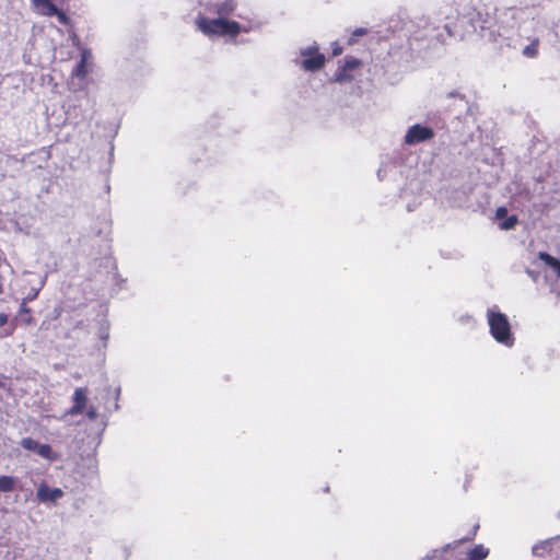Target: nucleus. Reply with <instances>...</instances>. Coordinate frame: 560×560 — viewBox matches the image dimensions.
<instances>
[{"instance_id": "1", "label": "nucleus", "mask_w": 560, "mask_h": 560, "mask_svg": "<svg viewBox=\"0 0 560 560\" xmlns=\"http://www.w3.org/2000/svg\"><path fill=\"white\" fill-rule=\"evenodd\" d=\"M236 8V3L234 0H225L218 7V14L220 18L218 19H208L205 16H199L196 20V25L198 30L205 34L206 36H237L243 28L241 24L236 21H230L224 19V15H229ZM244 32H247L244 28Z\"/></svg>"}, {"instance_id": "27", "label": "nucleus", "mask_w": 560, "mask_h": 560, "mask_svg": "<svg viewBox=\"0 0 560 560\" xmlns=\"http://www.w3.org/2000/svg\"><path fill=\"white\" fill-rule=\"evenodd\" d=\"M486 317H487L488 324L490 325V308H487Z\"/></svg>"}, {"instance_id": "28", "label": "nucleus", "mask_w": 560, "mask_h": 560, "mask_svg": "<svg viewBox=\"0 0 560 560\" xmlns=\"http://www.w3.org/2000/svg\"><path fill=\"white\" fill-rule=\"evenodd\" d=\"M477 528H478V525H475V526H474V533L471 534V536L466 537V539H471V538H472V536L475 535V530H476Z\"/></svg>"}, {"instance_id": "24", "label": "nucleus", "mask_w": 560, "mask_h": 560, "mask_svg": "<svg viewBox=\"0 0 560 560\" xmlns=\"http://www.w3.org/2000/svg\"><path fill=\"white\" fill-rule=\"evenodd\" d=\"M8 323V315L0 314V327L4 326Z\"/></svg>"}, {"instance_id": "11", "label": "nucleus", "mask_w": 560, "mask_h": 560, "mask_svg": "<svg viewBox=\"0 0 560 560\" xmlns=\"http://www.w3.org/2000/svg\"><path fill=\"white\" fill-rule=\"evenodd\" d=\"M553 539H546L533 546L532 552L536 557H545L550 552Z\"/></svg>"}, {"instance_id": "8", "label": "nucleus", "mask_w": 560, "mask_h": 560, "mask_svg": "<svg viewBox=\"0 0 560 560\" xmlns=\"http://www.w3.org/2000/svg\"><path fill=\"white\" fill-rule=\"evenodd\" d=\"M39 502H57L63 497V491L60 488H49L46 483H40L36 492Z\"/></svg>"}, {"instance_id": "2", "label": "nucleus", "mask_w": 560, "mask_h": 560, "mask_svg": "<svg viewBox=\"0 0 560 560\" xmlns=\"http://www.w3.org/2000/svg\"><path fill=\"white\" fill-rule=\"evenodd\" d=\"M298 54L301 59L295 58L293 62L306 72L318 71L325 66L326 58L316 43L301 47Z\"/></svg>"}, {"instance_id": "22", "label": "nucleus", "mask_w": 560, "mask_h": 560, "mask_svg": "<svg viewBox=\"0 0 560 560\" xmlns=\"http://www.w3.org/2000/svg\"><path fill=\"white\" fill-rule=\"evenodd\" d=\"M342 52V47L338 43L332 44V55L338 56Z\"/></svg>"}, {"instance_id": "16", "label": "nucleus", "mask_w": 560, "mask_h": 560, "mask_svg": "<svg viewBox=\"0 0 560 560\" xmlns=\"http://www.w3.org/2000/svg\"><path fill=\"white\" fill-rule=\"evenodd\" d=\"M536 54H537V44L536 43H532V44L527 45L526 47H524V49H523V55L525 57L533 58L536 56Z\"/></svg>"}, {"instance_id": "10", "label": "nucleus", "mask_w": 560, "mask_h": 560, "mask_svg": "<svg viewBox=\"0 0 560 560\" xmlns=\"http://www.w3.org/2000/svg\"><path fill=\"white\" fill-rule=\"evenodd\" d=\"M34 11L43 16H54L57 12V7L52 0H31Z\"/></svg>"}, {"instance_id": "3", "label": "nucleus", "mask_w": 560, "mask_h": 560, "mask_svg": "<svg viewBox=\"0 0 560 560\" xmlns=\"http://www.w3.org/2000/svg\"><path fill=\"white\" fill-rule=\"evenodd\" d=\"M492 338L504 347H513L514 337L511 332L510 323L502 313L492 312Z\"/></svg>"}, {"instance_id": "21", "label": "nucleus", "mask_w": 560, "mask_h": 560, "mask_svg": "<svg viewBox=\"0 0 560 560\" xmlns=\"http://www.w3.org/2000/svg\"><path fill=\"white\" fill-rule=\"evenodd\" d=\"M477 24H479V27L481 31H486L488 30V26L486 25L487 24V21H480V19L474 21V27L476 28Z\"/></svg>"}, {"instance_id": "12", "label": "nucleus", "mask_w": 560, "mask_h": 560, "mask_svg": "<svg viewBox=\"0 0 560 560\" xmlns=\"http://www.w3.org/2000/svg\"><path fill=\"white\" fill-rule=\"evenodd\" d=\"M16 486V478L12 476H0V492H12Z\"/></svg>"}, {"instance_id": "23", "label": "nucleus", "mask_w": 560, "mask_h": 560, "mask_svg": "<svg viewBox=\"0 0 560 560\" xmlns=\"http://www.w3.org/2000/svg\"><path fill=\"white\" fill-rule=\"evenodd\" d=\"M365 34H366V30L363 27H359L353 31V36H363Z\"/></svg>"}, {"instance_id": "14", "label": "nucleus", "mask_w": 560, "mask_h": 560, "mask_svg": "<svg viewBox=\"0 0 560 560\" xmlns=\"http://www.w3.org/2000/svg\"><path fill=\"white\" fill-rule=\"evenodd\" d=\"M516 224H517V217L513 214V215H510V217L503 219L502 221H500L499 228L501 230L508 231V230L514 229Z\"/></svg>"}, {"instance_id": "15", "label": "nucleus", "mask_w": 560, "mask_h": 560, "mask_svg": "<svg viewBox=\"0 0 560 560\" xmlns=\"http://www.w3.org/2000/svg\"><path fill=\"white\" fill-rule=\"evenodd\" d=\"M538 257L552 269H555V267L559 264L558 259L544 252H540Z\"/></svg>"}, {"instance_id": "25", "label": "nucleus", "mask_w": 560, "mask_h": 560, "mask_svg": "<svg viewBox=\"0 0 560 560\" xmlns=\"http://www.w3.org/2000/svg\"><path fill=\"white\" fill-rule=\"evenodd\" d=\"M500 155L499 152L492 150V156H491V160H492V164L494 163V160Z\"/></svg>"}, {"instance_id": "9", "label": "nucleus", "mask_w": 560, "mask_h": 560, "mask_svg": "<svg viewBox=\"0 0 560 560\" xmlns=\"http://www.w3.org/2000/svg\"><path fill=\"white\" fill-rule=\"evenodd\" d=\"M88 395L86 389L83 387H78L73 393V406L68 410V415L77 416L83 412L86 407Z\"/></svg>"}, {"instance_id": "19", "label": "nucleus", "mask_w": 560, "mask_h": 560, "mask_svg": "<svg viewBox=\"0 0 560 560\" xmlns=\"http://www.w3.org/2000/svg\"><path fill=\"white\" fill-rule=\"evenodd\" d=\"M45 279H46V278H44V279L40 281V287H39L38 289H32V290H31V292L28 293V295H27L26 300L32 301V300H34V299L38 295V292H39L40 288H42V287L44 285V283H45Z\"/></svg>"}, {"instance_id": "26", "label": "nucleus", "mask_w": 560, "mask_h": 560, "mask_svg": "<svg viewBox=\"0 0 560 560\" xmlns=\"http://www.w3.org/2000/svg\"><path fill=\"white\" fill-rule=\"evenodd\" d=\"M553 270L556 271L557 276H558V277H560V261H559V264L555 267V269H553Z\"/></svg>"}, {"instance_id": "18", "label": "nucleus", "mask_w": 560, "mask_h": 560, "mask_svg": "<svg viewBox=\"0 0 560 560\" xmlns=\"http://www.w3.org/2000/svg\"><path fill=\"white\" fill-rule=\"evenodd\" d=\"M86 417L92 421L96 420L98 417L97 408L94 406H90L86 409Z\"/></svg>"}, {"instance_id": "4", "label": "nucleus", "mask_w": 560, "mask_h": 560, "mask_svg": "<svg viewBox=\"0 0 560 560\" xmlns=\"http://www.w3.org/2000/svg\"><path fill=\"white\" fill-rule=\"evenodd\" d=\"M433 137L434 131L432 128L416 124L408 128L404 137V142L407 145H415L420 142L431 140Z\"/></svg>"}, {"instance_id": "13", "label": "nucleus", "mask_w": 560, "mask_h": 560, "mask_svg": "<svg viewBox=\"0 0 560 560\" xmlns=\"http://www.w3.org/2000/svg\"><path fill=\"white\" fill-rule=\"evenodd\" d=\"M488 556V549L483 546H477L468 552L469 560H482Z\"/></svg>"}, {"instance_id": "17", "label": "nucleus", "mask_w": 560, "mask_h": 560, "mask_svg": "<svg viewBox=\"0 0 560 560\" xmlns=\"http://www.w3.org/2000/svg\"><path fill=\"white\" fill-rule=\"evenodd\" d=\"M54 15L57 16L59 23H61L62 25H68L70 23V19L68 18V15L58 8L57 12L54 13Z\"/></svg>"}, {"instance_id": "6", "label": "nucleus", "mask_w": 560, "mask_h": 560, "mask_svg": "<svg viewBox=\"0 0 560 560\" xmlns=\"http://www.w3.org/2000/svg\"><path fill=\"white\" fill-rule=\"evenodd\" d=\"M20 445L27 451L36 452L40 457L54 462L57 459V454L54 453L50 445L39 444L32 438H23Z\"/></svg>"}, {"instance_id": "20", "label": "nucleus", "mask_w": 560, "mask_h": 560, "mask_svg": "<svg viewBox=\"0 0 560 560\" xmlns=\"http://www.w3.org/2000/svg\"><path fill=\"white\" fill-rule=\"evenodd\" d=\"M506 214H508V210H506V208H504V207H500V208H498V209H497V211H495V218H497L498 220H500V221H502L503 219H505V218H506Z\"/></svg>"}, {"instance_id": "29", "label": "nucleus", "mask_w": 560, "mask_h": 560, "mask_svg": "<svg viewBox=\"0 0 560 560\" xmlns=\"http://www.w3.org/2000/svg\"><path fill=\"white\" fill-rule=\"evenodd\" d=\"M115 392H116V399H118V396L120 394V387H117Z\"/></svg>"}, {"instance_id": "5", "label": "nucleus", "mask_w": 560, "mask_h": 560, "mask_svg": "<svg viewBox=\"0 0 560 560\" xmlns=\"http://www.w3.org/2000/svg\"><path fill=\"white\" fill-rule=\"evenodd\" d=\"M361 66V61L354 57H347L345 65L340 67L335 74V82L337 83H349L354 80V72Z\"/></svg>"}, {"instance_id": "30", "label": "nucleus", "mask_w": 560, "mask_h": 560, "mask_svg": "<svg viewBox=\"0 0 560 560\" xmlns=\"http://www.w3.org/2000/svg\"><path fill=\"white\" fill-rule=\"evenodd\" d=\"M445 30L447 31V33H448L450 35H452V33H451V30H450L448 25H445Z\"/></svg>"}, {"instance_id": "7", "label": "nucleus", "mask_w": 560, "mask_h": 560, "mask_svg": "<svg viewBox=\"0 0 560 560\" xmlns=\"http://www.w3.org/2000/svg\"><path fill=\"white\" fill-rule=\"evenodd\" d=\"M92 60V52L86 48H81V58L77 66L73 68L71 75L81 80L85 79L90 72L89 63Z\"/></svg>"}, {"instance_id": "31", "label": "nucleus", "mask_w": 560, "mask_h": 560, "mask_svg": "<svg viewBox=\"0 0 560 560\" xmlns=\"http://www.w3.org/2000/svg\"><path fill=\"white\" fill-rule=\"evenodd\" d=\"M557 517L560 518V511L557 513Z\"/></svg>"}]
</instances>
